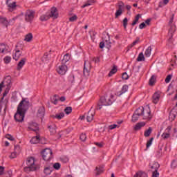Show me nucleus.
Here are the masks:
<instances>
[{"label": "nucleus", "instance_id": "1", "mask_svg": "<svg viewBox=\"0 0 177 177\" xmlns=\"http://www.w3.org/2000/svg\"><path fill=\"white\" fill-rule=\"evenodd\" d=\"M28 109H30V101L27 98H22L14 115L16 122H23L24 121V117Z\"/></svg>", "mask_w": 177, "mask_h": 177}, {"label": "nucleus", "instance_id": "2", "mask_svg": "<svg viewBox=\"0 0 177 177\" xmlns=\"http://www.w3.org/2000/svg\"><path fill=\"white\" fill-rule=\"evenodd\" d=\"M115 105V98L114 95H106L101 97L98 104H97L96 110H102V109H106L109 106Z\"/></svg>", "mask_w": 177, "mask_h": 177}, {"label": "nucleus", "instance_id": "3", "mask_svg": "<svg viewBox=\"0 0 177 177\" xmlns=\"http://www.w3.org/2000/svg\"><path fill=\"white\" fill-rule=\"evenodd\" d=\"M52 150L50 149H46L42 151V158L44 161H49L52 158Z\"/></svg>", "mask_w": 177, "mask_h": 177}, {"label": "nucleus", "instance_id": "4", "mask_svg": "<svg viewBox=\"0 0 177 177\" xmlns=\"http://www.w3.org/2000/svg\"><path fill=\"white\" fill-rule=\"evenodd\" d=\"M34 16H35V12L29 10L25 13V20L28 23H31L34 20Z\"/></svg>", "mask_w": 177, "mask_h": 177}, {"label": "nucleus", "instance_id": "5", "mask_svg": "<svg viewBox=\"0 0 177 177\" xmlns=\"http://www.w3.org/2000/svg\"><path fill=\"white\" fill-rule=\"evenodd\" d=\"M125 6V3L122 1L118 2V9L116 10L115 13V18L118 19L121 15H122V12L124 11V8Z\"/></svg>", "mask_w": 177, "mask_h": 177}, {"label": "nucleus", "instance_id": "6", "mask_svg": "<svg viewBox=\"0 0 177 177\" xmlns=\"http://www.w3.org/2000/svg\"><path fill=\"white\" fill-rule=\"evenodd\" d=\"M91 67H92L91 65V62H89V61H84L83 74L85 77H88L89 75Z\"/></svg>", "mask_w": 177, "mask_h": 177}, {"label": "nucleus", "instance_id": "7", "mask_svg": "<svg viewBox=\"0 0 177 177\" xmlns=\"http://www.w3.org/2000/svg\"><path fill=\"white\" fill-rule=\"evenodd\" d=\"M28 131H33V132H37V131L39 129L37 122H30L28 124Z\"/></svg>", "mask_w": 177, "mask_h": 177}, {"label": "nucleus", "instance_id": "8", "mask_svg": "<svg viewBox=\"0 0 177 177\" xmlns=\"http://www.w3.org/2000/svg\"><path fill=\"white\" fill-rule=\"evenodd\" d=\"M6 3L8 8L9 12H13L16 10L17 5H16V1L10 2V0H6Z\"/></svg>", "mask_w": 177, "mask_h": 177}, {"label": "nucleus", "instance_id": "9", "mask_svg": "<svg viewBox=\"0 0 177 177\" xmlns=\"http://www.w3.org/2000/svg\"><path fill=\"white\" fill-rule=\"evenodd\" d=\"M26 165L30 168H37V165H35V158L32 156L28 158L26 160Z\"/></svg>", "mask_w": 177, "mask_h": 177}, {"label": "nucleus", "instance_id": "10", "mask_svg": "<svg viewBox=\"0 0 177 177\" xmlns=\"http://www.w3.org/2000/svg\"><path fill=\"white\" fill-rule=\"evenodd\" d=\"M143 117V120H147V121H150L151 120V111H150V107L148 108V109H147L146 111H143V114L142 116Z\"/></svg>", "mask_w": 177, "mask_h": 177}, {"label": "nucleus", "instance_id": "11", "mask_svg": "<svg viewBox=\"0 0 177 177\" xmlns=\"http://www.w3.org/2000/svg\"><path fill=\"white\" fill-rule=\"evenodd\" d=\"M104 35H107V39H106V37H102V39L104 41V44H106V48H107V49H110V48H111V41H110V35L104 32Z\"/></svg>", "mask_w": 177, "mask_h": 177}, {"label": "nucleus", "instance_id": "12", "mask_svg": "<svg viewBox=\"0 0 177 177\" xmlns=\"http://www.w3.org/2000/svg\"><path fill=\"white\" fill-rule=\"evenodd\" d=\"M67 66L66 65H61L59 66L58 69H57V73L58 74H59L60 75H64V74H66V73H67Z\"/></svg>", "mask_w": 177, "mask_h": 177}, {"label": "nucleus", "instance_id": "13", "mask_svg": "<svg viewBox=\"0 0 177 177\" xmlns=\"http://www.w3.org/2000/svg\"><path fill=\"white\" fill-rule=\"evenodd\" d=\"M49 17H52L53 19H57L59 17V12H57V8L56 7L51 8Z\"/></svg>", "mask_w": 177, "mask_h": 177}, {"label": "nucleus", "instance_id": "14", "mask_svg": "<svg viewBox=\"0 0 177 177\" xmlns=\"http://www.w3.org/2000/svg\"><path fill=\"white\" fill-rule=\"evenodd\" d=\"M160 97H161V92L160 91L156 92L152 97L153 103H154L155 104H157L160 101Z\"/></svg>", "mask_w": 177, "mask_h": 177}, {"label": "nucleus", "instance_id": "15", "mask_svg": "<svg viewBox=\"0 0 177 177\" xmlns=\"http://www.w3.org/2000/svg\"><path fill=\"white\" fill-rule=\"evenodd\" d=\"M93 117H95V112H92V110L90 109L87 113L86 120L88 122L93 121Z\"/></svg>", "mask_w": 177, "mask_h": 177}, {"label": "nucleus", "instance_id": "16", "mask_svg": "<svg viewBox=\"0 0 177 177\" xmlns=\"http://www.w3.org/2000/svg\"><path fill=\"white\" fill-rule=\"evenodd\" d=\"M26 62H27V59L26 58H22L19 62L17 64V70L18 71H20V70L21 68H23V66H24V64H26Z\"/></svg>", "mask_w": 177, "mask_h": 177}, {"label": "nucleus", "instance_id": "17", "mask_svg": "<svg viewBox=\"0 0 177 177\" xmlns=\"http://www.w3.org/2000/svg\"><path fill=\"white\" fill-rule=\"evenodd\" d=\"M50 135H55L56 134V129H57V127H56V124H53L51 125H49L48 127Z\"/></svg>", "mask_w": 177, "mask_h": 177}, {"label": "nucleus", "instance_id": "18", "mask_svg": "<svg viewBox=\"0 0 177 177\" xmlns=\"http://www.w3.org/2000/svg\"><path fill=\"white\" fill-rule=\"evenodd\" d=\"M37 115L38 117H40V118H44V116L45 115V107L40 106L37 111Z\"/></svg>", "mask_w": 177, "mask_h": 177}, {"label": "nucleus", "instance_id": "19", "mask_svg": "<svg viewBox=\"0 0 177 177\" xmlns=\"http://www.w3.org/2000/svg\"><path fill=\"white\" fill-rule=\"evenodd\" d=\"M149 165L151 167V171H158V168H160V164L158 162H154L152 165L150 163Z\"/></svg>", "mask_w": 177, "mask_h": 177}, {"label": "nucleus", "instance_id": "20", "mask_svg": "<svg viewBox=\"0 0 177 177\" xmlns=\"http://www.w3.org/2000/svg\"><path fill=\"white\" fill-rule=\"evenodd\" d=\"M30 142L33 145H37V143H41V138H39V135L32 137Z\"/></svg>", "mask_w": 177, "mask_h": 177}, {"label": "nucleus", "instance_id": "21", "mask_svg": "<svg viewBox=\"0 0 177 177\" xmlns=\"http://www.w3.org/2000/svg\"><path fill=\"white\" fill-rule=\"evenodd\" d=\"M128 85H124L121 89V91L117 93L118 96H121V95H124V93H127L128 92Z\"/></svg>", "mask_w": 177, "mask_h": 177}, {"label": "nucleus", "instance_id": "22", "mask_svg": "<svg viewBox=\"0 0 177 177\" xmlns=\"http://www.w3.org/2000/svg\"><path fill=\"white\" fill-rule=\"evenodd\" d=\"M9 46L8 45L2 43L0 44V53H4L5 52H8Z\"/></svg>", "mask_w": 177, "mask_h": 177}, {"label": "nucleus", "instance_id": "23", "mask_svg": "<svg viewBox=\"0 0 177 177\" xmlns=\"http://www.w3.org/2000/svg\"><path fill=\"white\" fill-rule=\"evenodd\" d=\"M146 125V123L145 122H138L136 124L134 127V131H139L142 129V127H145Z\"/></svg>", "mask_w": 177, "mask_h": 177}, {"label": "nucleus", "instance_id": "24", "mask_svg": "<svg viewBox=\"0 0 177 177\" xmlns=\"http://www.w3.org/2000/svg\"><path fill=\"white\" fill-rule=\"evenodd\" d=\"M95 171H96V173H95V175L96 176L103 174V172H104V169L103 167V166H100L99 167H96L95 168Z\"/></svg>", "mask_w": 177, "mask_h": 177}, {"label": "nucleus", "instance_id": "25", "mask_svg": "<svg viewBox=\"0 0 177 177\" xmlns=\"http://www.w3.org/2000/svg\"><path fill=\"white\" fill-rule=\"evenodd\" d=\"M145 111V108L143 106L139 107L135 111V113L137 114V115H139L140 117L143 115V111Z\"/></svg>", "mask_w": 177, "mask_h": 177}, {"label": "nucleus", "instance_id": "26", "mask_svg": "<svg viewBox=\"0 0 177 177\" xmlns=\"http://www.w3.org/2000/svg\"><path fill=\"white\" fill-rule=\"evenodd\" d=\"M32 33H28L26 35H25L24 41L26 42H31V41H32Z\"/></svg>", "mask_w": 177, "mask_h": 177}, {"label": "nucleus", "instance_id": "27", "mask_svg": "<svg viewBox=\"0 0 177 177\" xmlns=\"http://www.w3.org/2000/svg\"><path fill=\"white\" fill-rule=\"evenodd\" d=\"M175 31H176V26H175V25H170V28L169 30V32L171 35V38H172V37L174 35V32H175Z\"/></svg>", "mask_w": 177, "mask_h": 177}, {"label": "nucleus", "instance_id": "28", "mask_svg": "<svg viewBox=\"0 0 177 177\" xmlns=\"http://www.w3.org/2000/svg\"><path fill=\"white\" fill-rule=\"evenodd\" d=\"M20 56H21V53L20 52V50H17L15 51V55H13V59L17 61L20 59Z\"/></svg>", "mask_w": 177, "mask_h": 177}, {"label": "nucleus", "instance_id": "29", "mask_svg": "<svg viewBox=\"0 0 177 177\" xmlns=\"http://www.w3.org/2000/svg\"><path fill=\"white\" fill-rule=\"evenodd\" d=\"M6 86H7V88H10L12 86V77H10V76H7V77L6 78Z\"/></svg>", "mask_w": 177, "mask_h": 177}, {"label": "nucleus", "instance_id": "30", "mask_svg": "<svg viewBox=\"0 0 177 177\" xmlns=\"http://www.w3.org/2000/svg\"><path fill=\"white\" fill-rule=\"evenodd\" d=\"M71 57V55H70V54L66 53L64 56V59H62V64H66V63L67 62H68V60H70V58Z\"/></svg>", "mask_w": 177, "mask_h": 177}, {"label": "nucleus", "instance_id": "31", "mask_svg": "<svg viewBox=\"0 0 177 177\" xmlns=\"http://www.w3.org/2000/svg\"><path fill=\"white\" fill-rule=\"evenodd\" d=\"M140 17H142V15L140 14H138L136 17H135V20L133 21V23L131 24V26L133 27V26H136V24H138V21H139V19H140Z\"/></svg>", "mask_w": 177, "mask_h": 177}, {"label": "nucleus", "instance_id": "32", "mask_svg": "<svg viewBox=\"0 0 177 177\" xmlns=\"http://www.w3.org/2000/svg\"><path fill=\"white\" fill-rule=\"evenodd\" d=\"M151 132H153V129L151 127H149V129L145 131L144 136L145 138H149L151 134Z\"/></svg>", "mask_w": 177, "mask_h": 177}, {"label": "nucleus", "instance_id": "33", "mask_svg": "<svg viewBox=\"0 0 177 177\" xmlns=\"http://www.w3.org/2000/svg\"><path fill=\"white\" fill-rule=\"evenodd\" d=\"M0 23H1V24H3L4 26H6V27H8V19H6V17H3L1 16H0Z\"/></svg>", "mask_w": 177, "mask_h": 177}, {"label": "nucleus", "instance_id": "34", "mask_svg": "<svg viewBox=\"0 0 177 177\" xmlns=\"http://www.w3.org/2000/svg\"><path fill=\"white\" fill-rule=\"evenodd\" d=\"M151 55V46H149L147 49L145 50V55L146 57H150Z\"/></svg>", "mask_w": 177, "mask_h": 177}, {"label": "nucleus", "instance_id": "35", "mask_svg": "<svg viewBox=\"0 0 177 177\" xmlns=\"http://www.w3.org/2000/svg\"><path fill=\"white\" fill-rule=\"evenodd\" d=\"M156 84V76L152 75L149 79V85L150 86H153Z\"/></svg>", "mask_w": 177, "mask_h": 177}, {"label": "nucleus", "instance_id": "36", "mask_svg": "<svg viewBox=\"0 0 177 177\" xmlns=\"http://www.w3.org/2000/svg\"><path fill=\"white\" fill-rule=\"evenodd\" d=\"M63 117H64V113L63 112L56 114L55 115H53V118H57V120H62Z\"/></svg>", "mask_w": 177, "mask_h": 177}, {"label": "nucleus", "instance_id": "37", "mask_svg": "<svg viewBox=\"0 0 177 177\" xmlns=\"http://www.w3.org/2000/svg\"><path fill=\"white\" fill-rule=\"evenodd\" d=\"M115 73H117V67L113 66V68L109 72L108 77H111L113 74H115Z\"/></svg>", "mask_w": 177, "mask_h": 177}, {"label": "nucleus", "instance_id": "38", "mask_svg": "<svg viewBox=\"0 0 177 177\" xmlns=\"http://www.w3.org/2000/svg\"><path fill=\"white\" fill-rule=\"evenodd\" d=\"M140 117V116L139 115L134 113L132 115V119H131L132 122H136V121L139 120Z\"/></svg>", "mask_w": 177, "mask_h": 177}, {"label": "nucleus", "instance_id": "39", "mask_svg": "<svg viewBox=\"0 0 177 177\" xmlns=\"http://www.w3.org/2000/svg\"><path fill=\"white\" fill-rule=\"evenodd\" d=\"M137 62H145V55L143 53H140L137 58Z\"/></svg>", "mask_w": 177, "mask_h": 177}, {"label": "nucleus", "instance_id": "40", "mask_svg": "<svg viewBox=\"0 0 177 177\" xmlns=\"http://www.w3.org/2000/svg\"><path fill=\"white\" fill-rule=\"evenodd\" d=\"M25 172H28L30 171H37V167H30V166H27L24 167Z\"/></svg>", "mask_w": 177, "mask_h": 177}, {"label": "nucleus", "instance_id": "41", "mask_svg": "<svg viewBox=\"0 0 177 177\" xmlns=\"http://www.w3.org/2000/svg\"><path fill=\"white\" fill-rule=\"evenodd\" d=\"M68 80L71 84H74V82H75V77L74 75H70L68 77Z\"/></svg>", "mask_w": 177, "mask_h": 177}, {"label": "nucleus", "instance_id": "42", "mask_svg": "<svg viewBox=\"0 0 177 177\" xmlns=\"http://www.w3.org/2000/svg\"><path fill=\"white\" fill-rule=\"evenodd\" d=\"M156 157L158 158L162 157V147L159 148V150L156 151Z\"/></svg>", "mask_w": 177, "mask_h": 177}, {"label": "nucleus", "instance_id": "43", "mask_svg": "<svg viewBox=\"0 0 177 177\" xmlns=\"http://www.w3.org/2000/svg\"><path fill=\"white\" fill-rule=\"evenodd\" d=\"M174 111H171V112L169 113V120H171V121H174V120H175V118H176V115L175 113H174Z\"/></svg>", "mask_w": 177, "mask_h": 177}, {"label": "nucleus", "instance_id": "44", "mask_svg": "<svg viewBox=\"0 0 177 177\" xmlns=\"http://www.w3.org/2000/svg\"><path fill=\"white\" fill-rule=\"evenodd\" d=\"M3 60H4V63L6 64H9V63H10V62L12 60V57L10 56H6L4 57Z\"/></svg>", "mask_w": 177, "mask_h": 177}, {"label": "nucleus", "instance_id": "45", "mask_svg": "<svg viewBox=\"0 0 177 177\" xmlns=\"http://www.w3.org/2000/svg\"><path fill=\"white\" fill-rule=\"evenodd\" d=\"M73 111V108L71 106H67L65 109H64V113H66V114H70L71 113V112Z\"/></svg>", "mask_w": 177, "mask_h": 177}, {"label": "nucleus", "instance_id": "46", "mask_svg": "<svg viewBox=\"0 0 177 177\" xmlns=\"http://www.w3.org/2000/svg\"><path fill=\"white\" fill-rule=\"evenodd\" d=\"M77 20H78V17L77 16V15H74L69 18V21L71 22L77 21Z\"/></svg>", "mask_w": 177, "mask_h": 177}, {"label": "nucleus", "instance_id": "47", "mask_svg": "<svg viewBox=\"0 0 177 177\" xmlns=\"http://www.w3.org/2000/svg\"><path fill=\"white\" fill-rule=\"evenodd\" d=\"M52 172V170L50 169V167H46L44 169V173L46 174V175H50Z\"/></svg>", "mask_w": 177, "mask_h": 177}, {"label": "nucleus", "instance_id": "48", "mask_svg": "<svg viewBox=\"0 0 177 177\" xmlns=\"http://www.w3.org/2000/svg\"><path fill=\"white\" fill-rule=\"evenodd\" d=\"M48 53H45L44 55V56L41 57V60H42V62H44V63H46V62H48L49 59H48Z\"/></svg>", "mask_w": 177, "mask_h": 177}, {"label": "nucleus", "instance_id": "49", "mask_svg": "<svg viewBox=\"0 0 177 177\" xmlns=\"http://www.w3.org/2000/svg\"><path fill=\"white\" fill-rule=\"evenodd\" d=\"M171 133H163L162 134V139H168V138H170Z\"/></svg>", "mask_w": 177, "mask_h": 177}, {"label": "nucleus", "instance_id": "50", "mask_svg": "<svg viewBox=\"0 0 177 177\" xmlns=\"http://www.w3.org/2000/svg\"><path fill=\"white\" fill-rule=\"evenodd\" d=\"M41 21H46V20H49V16L48 15H41L40 17Z\"/></svg>", "mask_w": 177, "mask_h": 177}, {"label": "nucleus", "instance_id": "51", "mask_svg": "<svg viewBox=\"0 0 177 177\" xmlns=\"http://www.w3.org/2000/svg\"><path fill=\"white\" fill-rule=\"evenodd\" d=\"M123 27L124 28V30H127V26H128V18H124L123 19Z\"/></svg>", "mask_w": 177, "mask_h": 177}, {"label": "nucleus", "instance_id": "52", "mask_svg": "<svg viewBox=\"0 0 177 177\" xmlns=\"http://www.w3.org/2000/svg\"><path fill=\"white\" fill-rule=\"evenodd\" d=\"M61 165L59 162H56L53 165L54 169H56L57 171H59L60 169Z\"/></svg>", "mask_w": 177, "mask_h": 177}, {"label": "nucleus", "instance_id": "53", "mask_svg": "<svg viewBox=\"0 0 177 177\" xmlns=\"http://www.w3.org/2000/svg\"><path fill=\"white\" fill-rule=\"evenodd\" d=\"M154 138H151L149 139V140L147 141V149H149L151 146V144L153 143V140Z\"/></svg>", "mask_w": 177, "mask_h": 177}, {"label": "nucleus", "instance_id": "54", "mask_svg": "<svg viewBox=\"0 0 177 177\" xmlns=\"http://www.w3.org/2000/svg\"><path fill=\"white\" fill-rule=\"evenodd\" d=\"M171 80H172V75H168L165 81L166 84H169V82H171Z\"/></svg>", "mask_w": 177, "mask_h": 177}, {"label": "nucleus", "instance_id": "55", "mask_svg": "<svg viewBox=\"0 0 177 177\" xmlns=\"http://www.w3.org/2000/svg\"><path fill=\"white\" fill-rule=\"evenodd\" d=\"M80 140H82V142H85L86 140V134L85 133H82L80 135Z\"/></svg>", "mask_w": 177, "mask_h": 177}, {"label": "nucleus", "instance_id": "56", "mask_svg": "<svg viewBox=\"0 0 177 177\" xmlns=\"http://www.w3.org/2000/svg\"><path fill=\"white\" fill-rule=\"evenodd\" d=\"M56 96H57V95H55L53 96V97L51 98V103H53V104H57L58 100H57V98H56Z\"/></svg>", "mask_w": 177, "mask_h": 177}, {"label": "nucleus", "instance_id": "57", "mask_svg": "<svg viewBox=\"0 0 177 177\" xmlns=\"http://www.w3.org/2000/svg\"><path fill=\"white\" fill-rule=\"evenodd\" d=\"M160 176V173H158V170L152 171V177H158Z\"/></svg>", "mask_w": 177, "mask_h": 177}, {"label": "nucleus", "instance_id": "58", "mask_svg": "<svg viewBox=\"0 0 177 177\" xmlns=\"http://www.w3.org/2000/svg\"><path fill=\"white\" fill-rule=\"evenodd\" d=\"M122 80H128V78H129V76H128V73H127V72H124L122 75Z\"/></svg>", "mask_w": 177, "mask_h": 177}, {"label": "nucleus", "instance_id": "59", "mask_svg": "<svg viewBox=\"0 0 177 177\" xmlns=\"http://www.w3.org/2000/svg\"><path fill=\"white\" fill-rule=\"evenodd\" d=\"M171 167V168H176L177 167V160H172Z\"/></svg>", "mask_w": 177, "mask_h": 177}, {"label": "nucleus", "instance_id": "60", "mask_svg": "<svg viewBox=\"0 0 177 177\" xmlns=\"http://www.w3.org/2000/svg\"><path fill=\"white\" fill-rule=\"evenodd\" d=\"M6 139H8V140H12V141L15 140V138H13V136H12L10 134H7L6 136Z\"/></svg>", "mask_w": 177, "mask_h": 177}, {"label": "nucleus", "instance_id": "61", "mask_svg": "<svg viewBox=\"0 0 177 177\" xmlns=\"http://www.w3.org/2000/svg\"><path fill=\"white\" fill-rule=\"evenodd\" d=\"M61 161L64 163L68 162V158L67 157H62L61 158Z\"/></svg>", "mask_w": 177, "mask_h": 177}, {"label": "nucleus", "instance_id": "62", "mask_svg": "<svg viewBox=\"0 0 177 177\" xmlns=\"http://www.w3.org/2000/svg\"><path fill=\"white\" fill-rule=\"evenodd\" d=\"M145 27H146V23L142 22V23H141V24L139 25V28H140V30H143V28H145Z\"/></svg>", "mask_w": 177, "mask_h": 177}, {"label": "nucleus", "instance_id": "63", "mask_svg": "<svg viewBox=\"0 0 177 177\" xmlns=\"http://www.w3.org/2000/svg\"><path fill=\"white\" fill-rule=\"evenodd\" d=\"M142 175H143V171H138L134 175L133 177H140Z\"/></svg>", "mask_w": 177, "mask_h": 177}, {"label": "nucleus", "instance_id": "64", "mask_svg": "<svg viewBox=\"0 0 177 177\" xmlns=\"http://www.w3.org/2000/svg\"><path fill=\"white\" fill-rule=\"evenodd\" d=\"M16 157H17L16 151L11 153L10 156V158H16Z\"/></svg>", "mask_w": 177, "mask_h": 177}]
</instances>
